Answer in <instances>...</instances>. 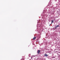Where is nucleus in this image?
I'll return each mask as SVG.
<instances>
[{"mask_svg":"<svg viewBox=\"0 0 60 60\" xmlns=\"http://www.w3.org/2000/svg\"><path fill=\"white\" fill-rule=\"evenodd\" d=\"M40 52H41V51H40V50H38L37 51V53H38V54H40Z\"/></svg>","mask_w":60,"mask_h":60,"instance_id":"nucleus-1","label":"nucleus"},{"mask_svg":"<svg viewBox=\"0 0 60 60\" xmlns=\"http://www.w3.org/2000/svg\"><path fill=\"white\" fill-rule=\"evenodd\" d=\"M44 56H45L47 57L48 56V55L46 54H45L44 55Z\"/></svg>","mask_w":60,"mask_h":60,"instance_id":"nucleus-2","label":"nucleus"},{"mask_svg":"<svg viewBox=\"0 0 60 60\" xmlns=\"http://www.w3.org/2000/svg\"><path fill=\"white\" fill-rule=\"evenodd\" d=\"M58 26H59V25L56 26L55 27V29H56V28H57V27Z\"/></svg>","mask_w":60,"mask_h":60,"instance_id":"nucleus-3","label":"nucleus"},{"mask_svg":"<svg viewBox=\"0 0 60 60\" xmlns=\"http://www.w3.org/2000/svg\"><path fill=\"white\" fill-rule=\"evenodd\" d=\"M35 39H36V37H34L33 38V40H35Z\"/></svg>","mask_w":60,"mask_h":60,"instance_id":"nucleus-4","label":"nucleus"},{"mask_svg":"<svg viewBox=\"0 0 60 60\" xmlns=\"http://www.w3.org/2000/svg\"><path fill=\"white\" fill-rule=\"evenodd\" d=\"M54 20H52V23H51V24H52V22H53V21H54Z\"/></svg>","mask_w":60,"mask_h":60,"instance_id":"nucleus-5","label":"nucleus"},{"mask_svg":"<svg viewBox=\"0 0 60 60\" xmlns=\"http://www.w3.org/2000/svg\"><path fill=\"white\" fill-rule=\"evenodd\" d=\"M32 56V57H33V56Z\"/></svg>","mask_w":60,"mask_h":60,"instance_id":"nucleus-6","label":"nucleus"},{"mask_svg":"<svg viewBox=\"0 0 60 60\" xmlns=\"http://www.w3.org/2000/svg\"><path fill=\"white\" fill-rule=\"evenodd\" d=\"M50 25H51V24H50V25H49V26H50Z\"/></svg>","mask_w":60,"mask_h":60,"instance_id":"nucleus-7","label":"nucleus"}]
</instances>
